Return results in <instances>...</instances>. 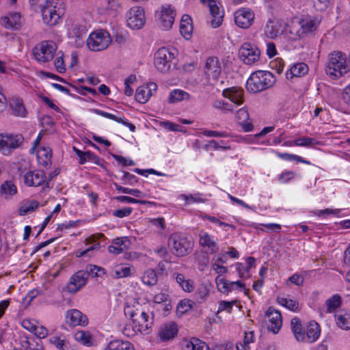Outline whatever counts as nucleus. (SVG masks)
I'll return each instance as SVG.
<instances>
[{"instance_id":"nucleus-1","label":"nucleus","mask_w":350,"mask_h":350,"mask_svg":"<svg viewBox=\"0 0 350 350\" xmlns=\"http://www.w3.org/2000/svg\"><path fill=\"white\" fill-rule=\"evenodd\" d=\"M124 312L126 317H130L139 332L148 333L152 325V319L149 318L148 314L139 302L125 306Z\"/></svg>"},{"instance_id":"nucleus-2","label":"nucleus","mask_w":350,"mask_h":350,"mask_svg":"<svg viewBox=\"0 0 350 350\" xmlns=\"http://www.w3.org/2000/svg\"><path fill=\"white\" fill-rule=\"evenodd\" d=\"M275 83V76L271 72L257 70L247 80L246 88L250 92L258 93L271 88Z\"/></svg>"},{"instance_id":"nucleus-3","label":"nucleus","mask_w":350,"mask_h":350,"mask_svg":"<svg viewBox=\"0 0 350 350\" xmlns=\"http://www.w3.org/2000/svg\"><path fill=\"white\" fill-rule=\"evenodd\" d=\"M177 51L175 49L161 47L159 49L154 57L156 69L163 73H167L176 68L178 63Z\"/></svg>"},{"instance_id":"nucleus-4","label":"nucleus","mask_w":350,"mask_h":350,"mask_svg":"<svg viewBox=\"0 0 350 350\" xmlns=\"http://www.w3.org/2000/svg\"><path fill=\"white\" fill-rule=\"evenodd\" d=\"M40 7L43 22L50 26L55 25L65 13V6L61 0H45Z\"/></svg>"},{"instance_id":"nucleus-5","label":"nucleus","mask_w":350,"mask_h":350,"mask_svg":"<svg viewBox=\"0 0 350 350\" xmlns=\"http://www.w3.org/2000/svg\"><path fill=\"white\" fill-rule=\"evenodd\" d=\"M347 70L345 54L340 51H334L329 55L325 68L327 75L332 79H337L346 74Z\"/></svg>"},{"instance_id":"nucleus-6","label":"nucleus","mask_w":350,"mask_h":350,"mask_svg":"<svg viewBox=\"0 0 350 350\" xmlns=\"http://www.w3.org/2000/svg\"><path fill=\"white\" fill-rule=\"evenodd\" d=\"M23 141L24 137L21 134L0 133V152L4 155H10L21 147Z\"/></svg>"},{"instance_id":"nucleus-7","label":"nucleus","mask_w":350,"mask_h":350,"mask_svg":"<svg viewBox=\"0 0 350 350\" xmlns=\"http://www.w3.org/2000/svg\"><path fill=\"white\" fill-rule=\"evenodd\" d=\"M111 42L109 33L105 30H99L90 34L86 40L88 49L92 51L106 49Z\"/></svg>"},{"instance_id":"nucleus-8","label":"nucleus","mask_w":350,"mask_h":350,"mask_svg":"<svg viewBox=\"0 0 350 350\" xmlns=\"http://www.w3.org/2000/svg\"><path fill=\"white\" fill-rule=\"evenodd\" d=\"M57 50L56 44L50 40L42 41L38 44L32 51L35 59L41 63L51 61Z\"/></svg>"},{"instance_id":"nucleus-9","label":"nucleus","mask_w":350,"mask_h":350,"mask_svg":"<svg viewBox=\"0 0 350 350\" xmlns=\"http://www.w3.org/2000/svg\"><path fill=\"white\" fill-rule=\"evenodd\" d=\"M204 72L210 83L215 85L217 88L221 87L224 81H219V77L221 74V66L219 59L217 57H209L206 59Z\"/></svg>"},{"instance_id":"nucleus-10","label":"nucleus","mask_w":350,"mask_h":350,"mask_svg":"<svg viewBox=\"0 0 350 350\" xmlns=\"http://www.w3.org/2000/svg\"><path fill=\"white\" fill-rule=\"evenodd\" d=\"M169 241L172 245L174 253L177 256H184L188 254L192 248V243L184 236L173 234Z\"/></svg>"},{"instance_id":"nucleus-11","label":"nucleus","mask_w":350,"mask_h":350,"mask_svg":"<svg viewBox=\"0 0 350 350\" xmlns=\"http://www.w3.org/2000/svg\"><path fill=\"white\" fill-rule=\"evenodd\" d=\"M260 52L258 48L250 42H245L239 50V55L245 64L252 65L258 62Z\"/></svg>"},{"instance_id":"nucleus-12","label":"nucleus","mask_w":350,"mask_h":350,"mask_svg":"<svg viewBox=\"0 0 350 350\" xmlns=\"http://www.w3.org/2000/svg\"><path fill=\"white\" fill-rule=\"evenodd\" d=\"M146 23L145 12L141 7H133L126 13L127 26L132 29H142Z\"/></svg>"},{"instance_id":"nucleus-13","label":"nucleus","mask_w":350,"mask_h":350,"mask_svg":"<svg viewBox=\"0 0 350 350\" xmlns=\"http://www.w3.org/2000/svg\"><path fill=\"white\" fill-rule=\"evenodd\" d=\"M175 11L171 5H163L161 11L157 14V21L159 25L164 30H168L172 28L175 18Z\"/></svg>"},{"instance_id":"nucleus-14","label":"nucleus","mask_w":350,"mask_h":350,"mask_svg":"<svg viewBox=\"0 0 350 350\" xmlns=\"http://www.w3.org/2000/svg\"><path fill=\"white\" fill-rule=\"evenodd\" d=\"M200 1L207 5L209 8L210 14L212 16L211 21V26L214 28L220 26L223 21L224 13L220 10V3L219 0H200Z\"/></svg>"},{"instance_id":"nucleus-15","label":"nucleus","mask_w":350,"mask_h":350,"mask_svg":"<svg viewBox=\"0 0 350 350\" xmlns=\"http://www.w3.org/2000/svg\"><path fill=\"white\" fill-rule=\"evenodd\" d=\"M254 19V13L249 8H241L234 12V22L241 28L250 27Z\"/></svg>"},{"instance_id":"nucleus-16","label":"nucleus","mask_w":350,"mask_h":350,"mask_svg":"<svg viewBox=\"0 0 350 350\" xmlns=\"http://www.w3.org/2000/svg\"><path fill=\"white\" fill-rule=\"evenodd\" d=\"M88 278V273L83 270L77 271L74 274L66 285V291L70 293H75L87 282Z\"/></svg>"},{"instance_id":"nucleus-17","label":"nucleus","mask_w":350,"mask_h":350,"mask_svg":"<svg viewBox=\"0 0 350 350\" xmlns=\"http://www.w3.org/2000/svg\"><path fill=\"white\" fill-rule=\"evenodd\" d=\"M66 322L70 326H83L88 324V317L77 309H70L65 314Z\"/></svg>"},{"instance_id":"nucleus-18","label":"nucleus","mask_w":350,"mask_h":350,"mask_svg":"<svg viewBox=\"0 0 350 350\" xmlns=\"http://www.w3.org/2000/svg\"><path fill=\"white\" fill-rule=\"evenodd\" d=\"M265 316L268 318V329L276 334L280 329L282 325L281 313L272 307H269L265 312Z\"/></svg>"},{"instance_id":"nucleus-19","label":"nucleus","mask_w":350,"mask_h":350,"mask_svg":"<svg viewBox=\"0 0 350 350\" xmlns=\"http://www.w3.org/2000/svg\"><path fill=\"white\" fill-rule=\"evenodd\" d=\"M157 85L155 83H150L146 85L137 88L135 92V99L140 103H146L150 99L153 92H155Z\"/></svg>"},{"instance_id":"nucleus-20","label":"nucleus","mask_w":350,"mask_h":350,"mask_svg":"<svg viewBox=\"0 0 350 350\" xmlns=\"http://www.w3.org/2000/svg\"><path fill=\"white\" fill-rule=\"evenodd\" d=\"M45 180V174L43 171H29L24 175V183L29 187H38Z\"/></svg>"},{"instance_id":"nucleus-21","label":"nucleus","mask_w":350,"mask_h":350,"mask_svg":"<svg viewBox=\"0 0 350 350\" xmlns=\"http://www.w3.org/2000/svg\"><path fill=\"white\" fill-rule=\"evenodd\" d=\"M131 241L126 237L117 238L113 239L112 243L108 247L110 253L118 255L126 252L130 247Z\"/></svg>"},{"instance_id":"nucleus-22","label":"nucleus","mask_w":350,"mask_h":350,"mask_svg":"<svg viewBox=\"0 0 350 350\" xmlns=\"http://www.w3.org/2000/svg\"><path fill=\"white\" fill-rule=\"evenodd\" d=\"M222 94L237 105L243 104L244 101V90L241 88L232 87L224 89Z\"/></svg>"},{"instance_id":"nucleus-23","label":"nucleus","mask_w":350,"mask_h":350,"mask_svg":"<svg viewBox=\"0 0 350 350\" xmlns=\"http://www.w3.org/2000/svg\"><path fill=\"white\" fill-rule=\"evenodd\" d=\"M177 333L176 324L174 322H170L161 327L159 336L161 341H167L174 338Z\"/></svg>"},{"instance_id":"nucleus-24","label":"nucleus","mask_w":350,"mask_h":350,"mask_svg":"<svg viewBox=\"0 0 350 350\" xmlns=\"http://www.w3.org/2000/svg\"><path fill=\"white\" fill-rule=\"evenodd\" d=\"M1 23L7 29H18L22 24L21 16L18 12L10 13L9 16L1 18Z\"/></svg>"},{"instance_id":"nucleus-25","label":"nucleus","mask_w":350,"mask_h":350,"mask_svg":"<svg viewBox=\"0 0 350 350\" xmlns=\"http://www.w3.org/2000/svg\"><path fill=\"white\" fill-rule=\"evenodd\" d=\"M52 151L49 148L42 147L37 151V159L40 165L48 168L51 165Z\"/></svg>"},{"instance_id":"nucleus-26","label":"nucleus","mask_w":350,"mask_h":350,"mask_svg":"<svg viewBox=\"0 0 350 350\" xmlns=\"http://www.w3.org/2000/svg\"><path fill=\"white\" fill-rule=\"evenodd\" d=\"M16 350H43V347L33 338L21 336L20 338V347Z\"/></svg>"},{"instance_id":"nucleus-27","label":"nucleus","mask_w":350,"mask_h":350,"mask_svg":"<svg viewBox=\"0 0 350 350\" xmlns=\"http://www.w3.org/2000/svg\"><path fill=\"white\" fill-rule=\"evenodd\" d=\"M91 111H92L93 113H94L97 115L113 120L117 122L122 123V124L128 126L129 128L130 131L132 132H134L135 131V126L134 124H133L132 123L129 122L127 120H124V118L117 117L116 116H115L112 113H107V112H105L104 111H102V110H100L98 109H91Z\"/></svg>"},{"instance_id":"nucleus-28","label":"nucleus","mask_w":350,"mask_h":350,"mask_svg":"<svg viewBox=\"0 0 350 350\" xmlns=\"http://www.w3.org/2000/svg\"><path fill=\"white\" fill-rule=\"evenodd\" d=\"M172 277L184 291L191 292L193 291L194 282L193 280L186 278L183 274L179 273H174Z\"/></svg>"},{"instance_id":"nucleus-29","label":"nucleus","mask_w":350,"mask_h":350,"mask_svg":"<svg viewBox=\"0 0 350 350\" xmlns=\"http://www.w3.org/2000/svg\"><path fill=\"white\" fill-rule=\"evenodd\" d=\"M319 23L311 18L302 19L299 22L300 29L297 31V34L299 38L303 36V34L311 33L316 30Z\"/></svg>"},{"instance_id":"nucleus-30","label":"nucleus","mask_w":350,"mask_h":350,"mask_svg":"<svg viewBox=\"0 0 350 350\" xmlns=\"http://www.w3.org/2000/svg\"><path fill=\"white\" fill-rule=\"evenodd\" d=\"M192 31L193 25L191 24V18L187 14L183 15L180 25V32L181 35L187 40H189L191 36Z\"/></svg>"},{"instance_id":"nucleus-31","label":"nucleus","mask_w":350,"mask_h":350,"mask_svg":"<svg viewBox=\"0 0 350 350\" xmlns=\"http://www.w3.org/2000/svg\"><path fill=\"white\" fill-rule=\"evenodd\" d=\"M320 332V326L317 323L314 321L310 322L307 326L305 340L310 343L315 342L319 337Z\"/></svg>"},{"instance_id":"nucleus-32","label":"nucleus","mask_w":350,"mask_h":350,"mask_svg":"<svg viewBox=\"0 0 350 350\" xmlns=\"http://www.w3.org/2000/svg\"><path fill=\"white\" fill-rule=\"evenodd\" d=\"M236 118L239 122V124L242 125V127L245 132H249L252 131L253 125L247 122L249 120V113L245 108H241L237 111L236 114Z\"/></svg>"},{"instance_id":"nucleus-33","label":"nucleus","mask_w":350,"mask_h":350,"mask_svg":"<svg viewBox=\"0 0 350 350\" xmlns=\"http://www.w3.org/2000/svg\"><path fill=\"white\" fill-rule=\"evenodd\" d=\"M336 325L338 327L345 329H350V312L340 310L334 316Z\"/></svg>"},{"instance_id":"nucleus-34","label":"nucleus","mask_w":350,"mask_h":350,"mask_svg":"<svg viewBox=\"0 0 350 350\" xmlns=\"http://www.w3.org/2000/svg\"><path fill=\"white\" fill-rule=\"evenodd\" d=\"M308 70L306 64L300 62L293 65L286 73L287 79H292L293 77H301Z\"/></svg>"},{"instance_id":"nucleus-35","label":"nucleus","mask_w":350,"mask_h":350,"mask_svg":"<svg viewBox=\"0 0 350 350\" xmlns=\"http://www.w3.org/2000/svg\"><path fill=\"white\" fill-rule=\"evenodd\" d=\"M183 350H209V347L204 341L193 338L183 343Z\"/></svg>"},{"instance_id":"nucleus-36","label":"nucleus","mask_w":350,"mask_h":350,"mask_svg":"<svg viewBox=\"0 0 350 350\" xmlns=\"http://www.w3.org/2000/svg\"><path fill=\"white\" fill-rule=\"evenodd\" d=\"M10 107L12 109V114L18 117H25L27 111L23 105L22 100L18 98H13L10 100Z\"/></svg>"},{"instance_id":"nucleus-37","label":"nucleus","mask_w":350,"mask_h":350,"mask_svg":"<svg viewBox=\"0 0 350 350\" xmlns=\"http://www.w3.org/2000/svg\"><path fill=\"white\" fill-rule=\"evenodd\" d=\"M292 332L297 341H304L305 332L303 331L301 321L298 318H293L291 322Z\"/></svg>"},{"instance_id":"nucleus-38","label":"nucleus","mask_w":350,"mask_h":350,"mask_svg":"<svg viewBox=\"0 0 350 350\" xmlns=\"http://www.w3.org/2000/svg\"><path fill=\"white\" fill-rule=\"evenodd\" d=\"M218 290L222 293H228L236 289L234 282H230L218 275L215 279Z\"/></svg>"},{"instance_id":"nucleus-39","label":"nucleus","mask_w":350,"mask_h":350,"mask_svg":"<svg viewBox=\"0 0 350 350\" xmlns=\"http://www.w3.org/2000/svg\"><path fill=\"white\" fill-rule=\"evenodd\" d=\"M342 304V298L338 294H335L325 301L326 313L334 312Z\"/></svg>"},{"instance_id":"nucleus-40","label":"nucleus","mask_w":350,"mask_h":350,"mask_svg":"<svg viewBox=\"0 0 350 350\" xmlns=\"http://www.w3.org/2000/svg\"><path fill=\"white\" fill-rule=\"evenodd\" d=\"M75 339L85 345L87 347H91L93 345V338L92 334L84 330L77 331L75 334Z\"/></svg>"},{"instance_id":"nucleus-41","label":"nucleus","mask_w":350,"mask_h":350,"mask_svg":"<svg viewBox=\"0 0 350 350\" xmlns=\"http://www.w3.org/2000/svg\"><path fill=\"white\" fill-rule=\"evenodd\" d=\"M200 243L202 246L207 247L211 253H216L218 251L215 242L211 239L210 235L206 232L200 235Z\"/></svg>"},{"instance_id":"nucleus-42","label":"nucleus","mask_w":350,"mask_h":350,"mask_svg":"<svg viewBox=\"0 0 350 350\" xmlns=\"http://www.w3.org/2000/svg\"><path fill=\"white\" fill-rule=\"evenodd\" d=\"M189 98V94L182 90H174L171 92L169 96V102L174 103L184 100H188Z\"/></svg>"},{"instance_id":"nucleus-43","label":"nucleus","mask_w":350,"mask_h":350,"mask_svg":"<svg viewBox=\"0 0 350 350\" xmlns=\"http://www.w3.org/2000/svg\"><path fill=\"white\" fill-rule=\"evenodd\" d=\"M144 284L148 286H154L157 283L158 278L154 269H148L142 278Z\"/></svg>"},{"instance_id":"nucleus-44","label":"nucleus","mask_w":350,"mask_h":350,"mask_svg":"<svg viewBox=\"0 0 350 350\" xmlns=\"http://www.w3.org/2000/svg\"><path fill=\"white\" fill-rule=\"evenodd\" d=\"M39 205L36 200H31L24 203L18 210V214L21 216L26 215L30 212L33 211Z\"/></svg>"},{"instance_id":"nucleus-45","label":"nucleus","mask_w":350,"mask_h":350,"mask_svg":"<svg viewBox=\"0 0 350 350\" xmlns=\"http://www.w3.org/2000/svg\"><path fill=\"white\" fill-rule=\"evenodd\" d=\"M319 144H320L319 142L317 141L314 138H310L308 137H301L294 140V142H291V145L305 147H310Z\"/></svg>"},{"instance_id":"nucleus-46","label":"nucleus","mask_w":350,"mask_h":350,"mask_svg":"<svg viewBox=\"0 0 350 350\" xmlns=\"http://www.w3.org/2000/svg\"><path fill=\"white\" fill-rule=\"evenodd\" d=\"M50 342L59 350H69V342L65 338L60 336H53L50 338Z\"/></svg>"},{"instance_id":"nucleus-47","label":"nucleus","mask_w":350,"mask_h":350,"mask_svg":"<svg viewBox=\"0 0 350 350\" xmlns=\"http://www.w3.org/2000/svg\"><path fill=\"white\" fill-rule=\"evenodd\" d=\"M17 192L16 185L10 180L5 181L1 185V193L5 196H12Z\"/></svg>"},{"instance_id":"nucleus-48","label":"nucleus","mask_w":350,"mask_h":350,"mask_svg":"<svg viewBox=\"0 0 350 350\" xmlns=\"http://www.w3.org/2000/svg\"><path fill=\"white\" fill-rule=\"evenodd\" d=\"M195 306V302L189 299H184L180 300L177 305V312L184 314L190 310Z\"/></svg>"},{"instance_id":"nucleus-49","label":"nucleus","mask_w":350,"mask_h":350,"mask_svg":"<svg viewBox=\"0 0 350 350\" xmlns=\"http://www.w3.org/2000/svg\"><path fill=\"white\" fill-rule=\"evenodd\" d=\"M277 300L278 304L292 311H297L299 309L298 302L295 300L289 299L285 297H278Z\"/></svg>"},{"instance_id":"nucleus-50","label":"nucleus","mask_w":350,"mask_h":350,"mask_svg":"<svg viewBox=\"0 0 350 350\" xmlns=\"http://www.w3.org/2000/svg\"><path fill=\"white\" fill-rule=\"evenodd\" d=\"M85 28L82 26H75L72 30L73 36L76 38L75 42L77 46H82L83 44V36L85 35Z\"/></svg>"},{"instance_id":"nucleus-51","label":"nucleus","mask_w":350,"mask_h":350,"mask_svg":"<svg viewBox=\"0 0 350 350\" xmlns=\"http://www.w3.org/2000/svg\"><path fill=\"white\" fill-rule=\"evenodd\" d=\"M115 187L118 191L124 193L130 194L137 198H143L145 196V194L138 189L124 187L117 184H115Z\"/></svg>"},{"instance_id":"nucleus-52","label":"nucleus","mask_w":350,"mask_h":350,"mask_svg":"<svg viewBox=\"0 0 350 350\" xmlns=\"http://www.w3.org/2000/svg\"><path fill=\"white\" fill-rule=\"evenodd\" d=\"M114 199L116 200L117 201L122 202V203L141 204H150V202L148 201L137 200L135 198H131L129 196H116L114 198Z\"/></svg>"},{"instance_id":"nucleus-53","label":"nucleus","mask_w":350,"mask_h":350,"mask_svg":"<svg viewBox=\"0 0 350 350\" xmlns=\"http://www.w3.org/2000/svg\"><path fill=\"white\" fill-rule=\"evenodd\" d=\"M278 30L274 26L273 21L269 20L265 27V35L267 37L273 39L278 36Z\"/></svg>"},{"instance_id":"nucleus-54","label":"nucleus","mask_w":350,"mask_h":350,"mask_svg":"<svg viewBox=\"0 0 350 350\" xmlns=\"http://www.w3.org/2000/svg\"><path fill=\"white\" fill-rule=\"evenodd\" d=\"M85 271L88 273V276L91 275L92 277H98L101 274L105 273V269L103 268L92 265L87 266Z\"/></svg>"},{"instance_id":"nucleus-55","label":"nucleus","mask_w":350,"mask_h":350,"mask_svg":"<svg viewBox=\"0 0 350 350\" xmlns=\"http://www.w3.org/2000/svg\"><path fill=\"white\" fill-rule=\"evenodd\" d=\"M213 107L215 109H219L224 112L233 111L232 105L228 103H224L222 100H215L213 103Z\"/></svg>"},{"instance_id":"nucleus-56","label":"nucleus","mask_w":350,"mask_h":350,"mask_svg":"<svg viewBox=\"0 0 350 350\" xmlns=\"http://www.w3.org/2000/svg\"><path fill=\"white\" fill-rule=\"evenodd\" d=\"M131 275L129 267H118L114 270V275L117 278L127 277Z\"/></svg>"},{"instance_id":"nucleus-57","label":"nucleus","mask_w":350,"mask_h":350,"mask_svg":"<svg viewBox=\"0 0 350 350\" xmlns=\"http://www.w3.org/2000/svg\"><path fill=\"white\" fill-rule=\"evenodd\" d=\"M208 295L209 291L205 286L199 288L196 293V300L200 303L204 302Z\"/></svg>"},{"instance_id":"nucleus-58","label":"nucleus","mask_w":350,"mask_h":350,"mask_svg":"<svg viewBox=\"0 0 350 350\" xmlns=\"http://www.w3.org/2000/svg\"><path fill=\"white\" fill-rule=\"evenodd\" d=\"M59 53L57 55V57H55L54 65L56 68V70L59 73H63L66 70V67L63 59V54L62 53L61 55H59Z\"/></svg>"},{"instance_id":"nucleus-59","label":"nucleus","mask_w":350,"mask_h":350,"mask_svg":"<svg viewBox=\"0 0 350 350\" xmlns=\"http://www.w3.org/2000/svg\"><path fill=\"white\" fill-rule=\"evenodd\" d=\"M155 253L160 257L163 258V260L167 262H171V256L169 254V252L166 247L161 246L154 250Z\"/></svg>"},{"instance_id":"nucleus-60","label":"nucleus","mask_w":350,"mask_h":350,"mask_svg":"<svg viewBox=\"0 0 350 350\" xmlns=\"http://www.w3.org/2000/svg\"><path fill=\"white\" fill-rule=\"evenodd\" d=\"M135 325L126 324L122 329V333L127 337L134 336L137 332H139L138 329H135Z\"/></svg>"},{"instance_id":"nucleus-61","label":"nucleus","mask_w":350,"mask_h":350,"mask_svg":"<svg viewBox=\"0 0 350 350\" xmlns=\"http://www.w3.org/2000/svg\"><path fill=\"white\" fill-rule=\"evenodd\" d=\"M236 303V301H221L219 304L218 312L224 310H226L230 313L232 309L233 305Z\"/></svg>"},{"instance_id":"nucleus-62","label":"nucleus","mask_w":350,"mask_h":350,"mask_svg":"<svg viewBox=\"0 0 350 350\" xmlns=\"http://www.w3.org/2000/svg\"><path fill=\"white\" fill-rule=\"evenodd\" d=\"M133 211L131 207H124L121 209L114 211L113 215L119 218H122L129 216Z\"/></svg>"},{"instance_id":"nucleus-63","label":"nucleus","mask_w":350,"mask_h":350,"mask_svg":"<svg viewBox=\"0 0 350 350\" xmlns=\"http://www.w3.org/2000/svg\"><path fill=\"white\" fill-rule=\"evenodd\" d=\"M313 3L316 10L323 11L329 5L330 0H313Z\"/></svg>"},{"instance_id":"nucleus-64","label":"nucleus","mask_w":350,"mask_h":350,"mask_svg":"<svg viewBox=\"0 0 350 350\" xmlns=\"http://www.w3.org/2000/svg\"><path fill=\"white\" fill-rule=\"evenodd\" d=\"M170 299V295L168 294L161 292L154 295L153 298V301L155 304H164L169 301Z\"/></svg>"}]
</instances>
